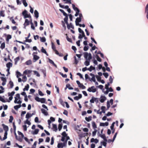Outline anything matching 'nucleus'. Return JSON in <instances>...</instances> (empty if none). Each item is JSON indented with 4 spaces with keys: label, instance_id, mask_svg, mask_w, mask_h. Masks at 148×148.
<instances>
[{
    "label": "nucleus",
    "instance_id": "nucleus-1",
    "mask_svg": "<svg viewBox=\"0 0 148 148\" xmlns=\"http://www.w3.org/2000/svg\"><path fill=\"white\" fill-rule=\"evenodd\" d=\"M27 11L26 10H24L22 12V14L23 16V18L25 19L26 18H29L30 19L32 18V17L30 14H27Z\"/></svg>",
    "mask_w": 148,
    "mask_h": 148
},
{
    "label": "nucleus",
    "instance_id": "nucleus-2",
    "mask_svg": "<svg viewBox=\"0 0 148 148\" xmlns=\"http://www.w3.org/2000/svg\"><path fill=\"white\" fill-rule=\"evenodd\" d=\"M96 90L97 89L95 88L94 86H92L90 87H89L87 89V91L89 92H92L93 93L95 92Z\"/></svg>",
    "mask_w": 148,
    "mask_h": 148
},
{
    "label": "nucleus",
    "instance_id": "nucleus-3",
    "mask_svg": "<svg viewBox=\"0 0 148 148\" xmlns=\"http://www.w3.org/2000/svg\"><path fill=\"white\" fill-rule=\"evenodd\" d=\"M68 16H65V17L64 18V21L65 23L67 25V27L68 29H69L70 28V25L68 23Z\"/></svg>",
    "mask_w": 148,
    "mask_h": 148
},
{
    "label": "nucleus",
    "instance_id": "nucleus-4",
    "mask_svg": "<svg viewBox=\"0 0 148 148\" xmlns=\"http://www.w3.org/2000/svg\"><path fill=\"white\" fill-rule=\"evenodd\" d=\"M90 76L92 77L90 79L89 81L90 82H92V81L94 82H95L96 79L95 78V75L92 73H90Z\"/></svg>",
    "mask_w": 148,
    "mask_h": 148
},
{
    "label": "nucleus",
    "instance_id": "nucleus-5",
    "mask_svg": "<svg viewBox=\"0 0 148 148\" xmlns=\"http://www.w3.org/2000/svg\"><path fill=\"white\" fill-rule=\"evenodd\" d=\"M84 130V132H86V133H82V134H80L79 135V136L81 138L84 137L87 135L88 134H87V132H88V130Z\"/></svg>",
    "mask_w": 148,
    "mask_h": 148
},
{
    "label": "nucleus",
    "instance_id": "nucleus-6",
    "mask_svg": "<svg viewBox=\"0 0 148 148\" xmlns=\"http://www.w3.org/2000/svg\"><path fill=\"white\" fill-rule=\"evenodd\" d=\"M106 99V98L105 96L101 95L100 97L99 101L101 103H103Z\"/></svg>",
    "mask_w": 148,
    "mask_h": 148
},
{
    "label": "nucleus",
    "instance_id": "nucleus-7",
    "mask_svg": "<svg viewBox=\"0 0 148 148\" xmlns=\"http://www.w3.org/2000/svg\"><path fill=\"white\" fill-rule=\"evenodd\" d=\"M32 55L33 56V61L34 62H36L40 58V57L39 56L36 55H34L33 54H32Z\"/></svg>",
    "mask_w": 148,
    "mask_h": 148
},
{
    "label": "nucleus",
    "instance_id": "nucleus-8",
    "mask_svg": "<svg viewBox=\"0 0 148 148\" xmlns=\"http://www.w3.org/2000/svg\"><path fill=\"white\" fill-rule=\"evenodd\" d=\"M59 4L60 7L62 8L68 9L69 8V6L68 5L64 6V5H61L60 3H59Z\"/></svg>",
    "mask_w": 148,
    "mask_h": 148
},
{
    "label": "nucleus",
    "instance_id": "nucleus-9",
    "mask_svg": "<svg viewBox=\"0 0 148 148\" xmlns=\"http://www.w3.org/2000/svg\"><path fill=\"white\" fill-rule=\"evenodd\" d=\"M42 112L45 116H47L48 115V112L46 110L42 108L41 109Z\"/></svg>",
    "mask_w": 148,
    "mask_h": 148
},
{
    "label": "nucleus",
    "instance_id": "nucleus-10",
    "mask_svg": "<svg viewBox=\"0 0 148 148\" xmlns=\"http://www.w3.org/2000/svg\"><path fill=\"white\" fill-rule=\"evenodd\" d=\"M48 60H49V62L50 63L52 64L56 68H57V65L54 63V62L52 60H51V59L49 58Z\"/></svg>",
    "mask_w": 148,
    "mask_h": 148
},
{
    "label": "nucleus",
    "instance_id": "nucleus-11",
    "mask_svg": "<svg viewBox=\"0 0 148 148\" xmlns=\"http://www.w3.org/2000/svg\"><path fill=\"white\" fill-rule=\"evenodd\" d=\"M109 123L108 122H106L105 123H100V126H108V125Z\"/></svg>",
    "mask_w": 148,
    "mask_h": 148
},
{
    "label": "nucleus",
    "instance_id": "nucleus-12",
    "mask_svg": "<svg viewBox=\"0 0 148 148\" xmlns=\"http://www.w3.org/2000/svg\"><path fill=\"white\" fill-rule=\"evenodd\" d=\"M64 143H60L58 144V148H63L64 146Z\"/></svg>",
    "mask_w": 148,
    "mask_h": 148
},
{
    "label": "nucleus",
    "instance_id": "nucleus-13",
    "mask_svg": "<svg viewBox=\"0 0 148 148\" xmlns=\"http://www.w3.org/2000/svg\"><path fill=\"white\" fill-rule=\"evenodd\" d=\"M34 16L36 18L39 17V13L36 10H35L34 11Z\"/></svg>",
    "mask_w": 148,
    "mask_h": 148
},
{
    "label": "nucleus",
    "instance_id": "nucleus-14",
    "mask_svg": "<svg viewBox=\"0 0 148 148\" xmlns=\"http://www.w3.org/2000/svg\"><path fill=\"white\" fill-rule=\"evenodd\" d=\"M95 66H93L92 65L90 66L89 68H88V70L91 72L92 70H95Z\"/></svg>",
    "mask_w": 148,
    "mask_h": 148
},
{
    "label": "nucleus",
    "instance_id": "nucleus-15",
    "mask_svg": "<svg viewBox=\"0 0 148 148\" xmlns=\"http://www.w3.org/2000/svg\"><path fill=\"white\" fill-rule=\"evenodd\" d=\"M59 10L63 13V15L64 16H68L69 15L67 13H66L64 10L61 9H59Z\"/></svg>",
    "mask_w": 148,
    "mask_h": 148
},
{
    "label": "nucleus",
    "instance_id": "nucleus-16",
    "mask_svg": "<svg viewBox=\"0 0 148 148\" xmlns=\"http://www.w3.org/2000/svg\"><path fill=\"white\" fill-rule=\"evenodd\" d=\"M40 102L42 103H47V102H46V99L45 98H40Z\"/></svg>",
    "mask_w": 148,
    "mask_h": 148
},
{
    "label": "nucleus",
    "instance_id": "nucleus-17",
    "mask_svg": "<svg viewBox=\"0 0 148 148\" xmlns=\"http://www.w3.org/2000/svg\"><path fill=\"white\" fill-rule=\"evenodd\" d=\"M84 56V58L86 60H88V52H84L83 53Z\"/></svg>",
    "mask_w": 148,
    "mask_h": 148
},
{
    "label": "nucleus",
    "instance_id": "nucleus-18",
    "mask_svg": "<svg viewBox=\"0 0 148 148\" xmlns=\"http://www.w3.org/2000/svg\"><path fill=\"white\" fill-rule=\"evenodd\" d=\"M12 63L9 62L6 64V66L7 68H9L10 69V68L12 66Z\"/></svg>",
    "mask_w": 148,
    "mask_h": 148
},
{
    "label": "nucleus",
    "instance_id": "nucleus-19",
    "mask_svg": "<svg viewBox=\"0 0 148 148\" xmlns=\"http://www.w3.org/2000/svg\"><path fill=\"white\" fill-rule=\"evenodd\" d=\"M90 141L91 142H94L95 143H97L98 142L99 140L96 138L95 139L94 138H92L91 139Z\"/></svg>",
    "mask_w": 148,
    "mask_h": 148
},
{
    "label": "nucleus",
    "instance_id": "nucleus-20",
    "mask_svg": "<svg viewBox=\"0 0 148 148\" xmlns=\"http://www.w3.org/2000/svg\"><path fill=\"white\" fill-rule=\"evenodd\" d=\"M86 60L84 62V64L86 66H88L90 64V60Z\"/></svg>",
    "mask_w": 148,
    "mask_h": 148
},
{
    "label": "nucleus",
    "instance_id": "nucleus-21",
    "mask_svg": "<svg viewBox=\"0 0 148 148\" xmlns=\"http://www.w3.org/2000/svg\"><path fill=\"white\" fill-rule=\"evenodd\" d=\"M9 84L10 85L9 88H12L14 86L13 82L12 81H10L9 82Z\"/></svg>",
    "mask_w": 148,
    "mask_h": 148
},
{
    "label": "nucleus",
    "instance_id": "nucleus-22",
    "mask_svg": "<svg viewBox=\"0 0 148 148\" xmlns=\"http://www.w3.org/2000/svg\"><path fill=\"white\" fill-rule=\"evenodd\" d=\"M72 7L73 9L75 11H77L79 10V9L77 7H75V4H72Z\"/></svg>",
    "mask_w": 148,
    "mask_h": 148
},
{
    "label": "nucleus",
    "instance_id": "nucleus-23",
    "mask_svg": "<svg viewBox=\"0 0 148 148\" xmlns=\"http://www.w3.org/2000/svg\"><path fill=\"white\" fill-rule=\"evenodd\" d=\"M92 117L91 116H89L88 117H86L85 118V119L87 122H89L92 120Z\"/></svg>",
    "mask_w": 148,
    "mask_h": 148
},
{
    "label": "nucleus",
    "instance_id": "nucleus-24",
    "mask_svg": "<svg viewBox=\"0 0 148 148\" xmlns=\"http://www.w3.org/2000/svg\"><path fill=\"white\" fill-rule=\"evenodd\" d=\"M29 88V85L28 84H27L25 87L23 89V91H25L26 90L27 91L28 90Z\"/></svg>",
    "mask_w": 148,
    "mask_h": 148
},
{
    "label": "nucleus",
    "instance_id": "nucleus-25",
    "mask_svg": "<svg viewBox=\"0 0 148 148\" xmlns=\"http://www.w3.org/2000/svg\"><path fill=\"white\" fill-rule=\"evenodd\" d=\"M106 107L105 106H102L101 107V109L102 110V112H103V113L104 114L106 112Z\"/></svg>",
    "mask_w": 148,
    "mask_h": 148
},
{
    "label": "nucleus",
    "instance_id": "nucleus-26",
    "mask_svg": "<svg viewBox=\"0 0 148 148\" xmlns=\"http://www.w3.org/2000/svg\"><path fill=\"white\" fill-rule=\"evenodd\" d=\"M20 58L19 56L17 57L14 59V64L16 65L17 64Z\"/></svg>",
    "mask_w": 148,
    "mask_h": 148
},
{
    "label": "nucleus",
    "instance_id": "nucleus-27",
    "mask_svg": "<svg viewBox=\"0 0 148 148\" xmlns=\"http://www.w3.org/2000/svg\"><path fill=\"white\" fill-rule=\"evenodd\" d=\"M32 64V61L30 59L27 61L25 62V64L27 65H29Z\"/></svg>",
    "mask_w": 148,
    "mask_h": 148
},
{
    "label": "nucleus",
    "instance_id": "nucleus-28",
    "mask_svg": "<svg viewBox=\"0 0 148 148\" xmlns=\"http://www.w3.org/2000/svg\"><path fill=\"white\" fill-rule=\"evenodd\" d=\"M40 70L43 74L44 77H45L46 76V70L43 69H41Z\"/></svg>",
    "mask_w": 148,
    "mask_h": 148
},
{
    "label": "nucleus",
    "instance_id": "nucleus-29",
    "mask_svg": "<svg viewBox=\"0 0 148 148\" xmlns=\"http://www.w3.org/2000/svg\"><path fill=\"white\" fill-rule=\"evenodd\" d=\"M21 106V104H19L18 105H17L14 106V109L16 110H18V109L20 108Z\"/></svg>",
    "mask_w": 148,
    "mask_h": 148
},
{
    "label": "nucleus",
    "instance_id": "nucleus-30",
    "mask_svg": "<svg viewBox=\"0 0 148 148\" xmlns=\"http://www.w3.org/2000/svg\"><path fill=\"white\" fill-rule=\"evenodd\" d=\"M92 125L94 130H96L95 129L97 128V127L94 121H92Z\"/></svg>",
    "mask_w": 148,
    "mask_h": 148
},
{
    "label": "nucleus",
    "instance_id": "nucleus-31",
    "mask_svg": "<svg viewBox=\"0 0 148 148\" xmlns=\"http://www.w3.org/2000/svg\"><path fill=\"white\" fill-rule=\"evenodd\" d=\"M3 35L4 36H7V37H6V38L10 40L12 38V36L10 34H8L7 35L6 34H4Z\"/></svg>",
    "mask_w": 148,
    "mask_h": 148
},
{
    "label": "nucleus",
    "instance_id": "nucleus-32",
    "mask_svg": "<svg viewBox=\"0 0 148 148\" xmlns=\"http://www.w3.org/2000/svg\"><path fill=\"white\" fill-rule=\"evenodd\" d=\"M5 131L4 133V136L3 138V140H4L6 139L7 138V131L8 130H5Z\"/></svg>",
    "mask_w": 148,
    "mask_h": 148
},
{
    "label": "nucleus",
    "instance_id": "nucleus-33",
    "mask_svg": "<svg viewBox=\"0 0 148 148\" xmlns=\"http://www.w3.org/2000/svg\"><path fill=\"white\" fill-rule=\"evenodd\" d=\"M29 21L27 19H25V22L24 24L25 25H29Z\"/></svg>",
    "mask_w": 148,
    "mask_h": 148
},
{
    "label": "nucleus",
    "instance_id": "nucleus-34",
    "mask_svg": "<svg viewBox=\"0 0 148 148\" xmlns=\"http://www.w3.org/2000/svg\"><path fill=\"white\" fill-rule=\"evenodd\" d=\"M53 127L51 130H58L56 124H52Z\"/></svg>",
    "mask_w": 148,
    "mask_h": 148
},
{
    "label": "nucleus",
    "instance_id": "nucleus-35",
    "mask_svg": "<svg viewBox=\"0 0 148 148\" xmlns=\"http://www.w3.org/2000/svg\"><path fill=\"white\" fill-rule=\"evenodd\" d=\"M16 77L17 78H18L19 76L22 75V74L21 73L18 71H16Z\"/></svg>",
    "mask_w": 148,
    "mask_h": 148
},
{
    "label": "nucleus",
    "instance_id": "nucleus-36",
    "mask_svg": "<svg viewBox=\"0 0 148 148\" xmlns=\"http://www.w3.org/2000/svg\"><path fill=\"white\" fill-rule=\"evenodd\" d=\"M31 117H32V116L31 114L29 112H27L25 118L27 119H28Z\"/></svg>",
    "mask_w": 148,
    "mask_h": 148
},
{
    "label": "nucleus",
    "instance_id": "nucleus-37",
    "mask_svg": "<svg viewBox=\"0 0 148 148\" xmlns=\"http://www.w3.org/2000/svg\"><path fill=\"white\" fill-rule=\"evenodd\" d=\"M15 92L14 91H12L11 92H9L8 93V96H12L14 94Z\"/></svg>",
    "mask_w": 148,
    "mask_h": 148
},
{
    "label": "nucleus",
    "instance_id": "nucleus-38",
    "mask_svg": "<svg viewBox=\"0 0 148 148\" xmlns=\"http://www.w3.org/2000/svg\"><path fill=\"white\" fill-rule=\"evenodd\" d=\"M40 41L42 42H45L46 41V38L45 37H40Z\"/></svg>",
    "mask_w": 148,
    "mask_h": 148
},
{
    "label": "nucleus",
    "instance_id": "nucleus-39",
    "mask_svg": "<svg viewBox=\"0 0 148 148\" xmlns=\"http://www.w3.org/2000/svg\"><path fill=\"white\" fill-rule=\"evenodd\" d=\"M3 97H4V96H3L2 97L0 96V101L2 102L3 103H5L6 102V101L4 99Z\"/></svg>",
    "mask_w": 148,
    "mask_h": 148
},
{
    "label": "nucleus",
    "instance_id": "nucleus-40",
    "mask_svg": "<svg viewBox=\"0 0 148 148\" xmlns=\"http://www.w3.org/2000/svg\"><path fill=\"white\" fill-rule=\"evenodd\" d=\"M62 127V123H59L58 126V130H61Z\"/></svg>",
    "mask_w": 148,
    "mask_h": 148
},
{
    "label": "nucleus",
    "instance_id": "nucleus-41",
    "mask_svg": "<svg viewBox=\"0 0 148 148\" xmlns=\"http://www.w3.org/2000/svg\"><path fill=\"white\" fill-rule=\"evenodd\" d=\"M5 42H4L2 43H1V47H0V48L2 49H3L4 48H5Z\"/></svg>",
    "mask_w": 148,
    "mask_h": 148
},
{
    "label": "nucleus",
    "instance_id": "nucleus-42",
    "mask_svg": "<svg viewBox=\"0 0 148 148\" xmlns=\"http://www.w3.org/2000/svg\"><path fill=\"white\" fill-rule=\"evenodd\" d=\"M103 86L101 85H100L99 86H97V87H98L100 89L102 90L103 92V91L104 90V89L103 88Z\"/></svg>",
    "mask_w": 148,
    "mask_h": 148
},
{
    "label": "nucleus",
    "instance_id": "nucleus-43",
    "mask_svg": "<svg viewBox=\"0 0 148 148\" xmlns=\"http://www.w3.org/2000/svg\"><path fill=\"white\" fill-rule=\"evenodd\" d=\"M33 71L34 72V75H36L37 77H38L40 76V74L37 71Z\"/></svg>",
    "mask_w": 148,
    "mask_h": 148
},
{
    "label": "nucleus",
    "instance_id": "nucleus-44",
    "mask_svg": "<svg viewBox=\"0 0 148 148\" xmlns=\"http://www.w3.org/2000/svg\"><path fill=\"white\" fill-rule=\"evenodd\" d=\"M110 103H109V101H108L107 102V109H106V110H108L109 108H110Z\"/></svg>",
    "mask_w": 148,
    "mask_h": 148
},
{
    "label": "nucleus",
    "instance_id": "nucleus-45",
    "mask_svg": "<svg viewBox=\"0 0 148 148\" xmlns=\"http://www.w3.org/2000/svg\"><path fill=\"white\" fill-rule=\"evenodd\" d=\"M66 39L68 41H69V42L72 43V41L71 39V38H69L68 36H67V34H66Z\"/></svg>",
    "mask_w": 148,
    "mask_h": 148
},
{
    "label": "nucleus",
    "instance_id": "nucleus-46",
    "mask_svg": "<svg viewBox=\"0 0 148 148\" xmlns=\"http://www.w3.org/2000/svg\"><path fill=\"white\" fill-rule=\"evenodd\" d=\"M4 11L3 10H1L0 11V16H2L4 17L5 16V14H4Z\"/></svg>",
    "mask_w": 148,
    "mask_h": 148
},
{
    "label": "nucleus",
    "instance_id": "nucleus-47",
    "mask_svg": "<svg viewBox=\"0 0 148 148\" xmlns=\"http://www.w3.org/2000/svg\"><path fill=\"white\" fill-rule=\"evenodd\" d=\"M2 126L3 130H8V126L5 125L4 124H3Z\"/></svg>",
    "mask_w": 148,
    "mask_h": 148
},
{
    "label": "nucleus",
    "instance_id": "nucleus-48",
    "mask_svg": "<svg viewBox=\"0 0 148 148\" xmlns=\"http://www.w3.org/2000/svg\"><path fill=\"white\" fill-rule=\"evenodd\" d=\"M95 98V97H94L93 96H92V97L90 101V102L91 103H94Z\"/></svg>",
    "mask_w": 148,
    "mask_h": 148
},
{
    "label": "nucleus",
    "instance_id": "nucleus-49",
    "mask_svg": "<svg viewBox=\"0 0 148 148\" xmlns=\"http://www.w3.org/2000/svg\"><path fill=\"white\" fill-rule=\"evenodd\" d=\"M39 130H34V131H32L31 133L33 135L37 134Z\"/></svg>",
    "mask_w": 148,
    "mask_h": 148
},
{
    "label": "nucleus",
    "instance_id": "nucleus-50",
    "mask_svg": "<svg viewBox=\"0 0 148 148\" xmlns=\"http://www.w3.org/2000/svg\"><path fill=\"white\" fill-rule=\"evenodd\" d=\"M59 73L64 78H66L67 77V75L66 74H63L61 72H59Z\"/></svg>",
    "mask_w": 148,
    "mask_h": 148
},
{
    "label": "nucleus",
    "instance_id": "nucleus-51",
    "mask_svg": "<svg viewBox=\"0 0 148 148\" xmlns=\"http://www.w3.org/2000/svg\"><path fill=\"white\" fill-rule=\"evenodd\" d=\"M51 47H52V49L54 51L55 50H56V47L55 46V45H54V43L53 42H51Z\"/></svg>",
    "mask_w": 148,
    "mask_h": 148
},
{
    "label": "nucleus",
    "instance_id": "nucleus-52",
    "mask_svg": "<svg viewBox=\"0 0 148 148\" xmlns=\"http://www.w3.org/2000/svg\"><path fill=\"white\" fill-rule=\"evenodd\" d=\"M21 1L25 7H26L27 6L28 4L26 0Z\"/></svg>",
    "mask_w": 148,
    "mask_h": 148
},
{
    "label": "nucleus",
    "instance_id": "nucleus-53",
    "mask_svg": "<svg viewBox=\"0 0 148 148\" xmlns=\"http://www.w3.org/2000/svg\"><path fill=\"white\" fill-rule=\"evenodd\" d=\"M74 63L76 64H77L79 62V61L78 60L75 56H74Z\"/></svg>",
    "mask_w": 148,
    "mask_h": 148
},
{
    "label": "nucleus",
    "instance_id": "nucleus-54",
    "mask_svg": "<svg viewBox=\"0 0 148 148\" xmlns=\"http://www.w3.org/2000/svg\"><path fill=\"white\" fill-rule=\"evenodd\" d=\"M95 77L97 79L98 81L100 82L101 79V77L99 76V75H95Z\"/></svg>",
    "mask_w": 148,
    "mask_h": 148
},
{
    "label": "nucleus",
    "instance_id": "nucleus-55",
    "mask_svg": "<svg viewBox=\"0 0 148 148\" xmlns=\"http://www.w3.org/2000/svg\"><path fill=\"white\" fill-rule=\"evenodd\" d=\"M77 75L79 76L82 79H84L83 76L80 73H77Z\"/></svg>",
    "mask_w": 148,
    "mask_h": 148
},
{
    "label": "nucleus",
    "instance_id": "nucleus-56",
    "mask_svg": "<svg viewBox=\"0 0 148 148\" xmlns=\"http://www.w3.org/2000/svg\"><path fill=\"white\" fill-rule=\"evenodd\" d=\"M103 74L106 78H107L109 76L108 73L107 72L104 73H103Z\"/></svg>",
    "mask_w": 148,
    "mask_h": 148
},
{
    "label": "nucleus",
    "instance_id": "nucleus-57",
    "mask_svg": "<svg viewBox=\"0 0 148 148\" xmlns=\"http://www.w3.org/2000/svg\"><path fill=\"white\" fill-rule=\"evenodd\" d=\"M80 88H82V89H85L86 88V87L83 85L82 84H81L78 86Z\"/></svg>",
    "mask_w": 148,
    "mask_h": 148
},
{
    "label": "nucleus",
    "instance_id": "nucleus-58",
    "mask_svg": "<svg viewBox=\"0 0 148 148\" xmlns=\"http://www.w3.org/2000/svg\"><path fill=\"white\" fill-rule=\"evenodd\" d=\"M13 119V117L12 116H10V119H9V122L10 123H12Z\"/></svg>",
    "mask_w": 148,
    "mask_h": 148
},
{
    "label": "nucleus",
    "instance_id": "nucleus-59",
    "mask_svg": "<svg viewBox=\"0 0 148 148\" xmlns=\"http://www.w3.org/2000/svg\"><path fill=\"white\" fill-rule=\"evenodd\" d=\"M110 85V83L108 82L107 84H106L105 85V88L106 90L108 89L109 88V86Z\"/></svg>",
    "mask_w": 148,
    "mask_h": 148
},
{
    "label": "nucleus",
    "instance_id": "nucleus-60",
    "mask_svg": "<svg viewBox=\"0 0 148 148\" xmlns=\"http://www.w3.org/2000/svg\"><path fill=\"white\" fill-rule=\"evenodd\" d=\"M114 78V77H113V78H112V76H110L109 78V81H110V82H109L110 83V84L112 83L113 82V80Z\"/></svg>",
    "mask_w": 148,
    "mask_h": 148
},
{
    "label": "nucleus",
    "instance_id": "nucleus-61",
    "mask_svg": "<svg viewBox=\"0 0 148 148\" xmlns=\"http://www.w3.org/2000/svg\"><path fill=\"white\" fill-rule=\"evenodd\" d=\"M41 51L43 53H46V50L44 49L43 47H42L41 49Z\"/></svg>",
    "mask_w": 148,
    "mask_h": 148
},
{
    "label": "nucleus",
    "instance_id": "nucleus-62",
    "mask_svg": "<svg viewBox=\"0 0 148 148\" xmlns=\"http://www.w3.org/2000/svg\"><path fill=\"white\" fill-rule=\"evenodd\" d=\"M89 49V47L88 46H84V47L83 50L85 51H87Z\"/></svg>",
    "mask_w": 148,
    "mask_h": 148
},
{
    "label": "nucleus",
    "instance_id": "nucleus-63",
    "mask_svg": "<svg viewBox=\"0 0 148 148\" xmlns=\"http://www.w3.org/2000/svg\"><path fill=\"white\" fill-rule=\"evenodd\" d=\"M35 100L38 102H40V98H39L38 97L36 96L35 97Z\"/></svg>",
    "mask_w": 148,
    "mask_h": 148
},
{
    "label": "nucleus",
    "instance_id": "nucleus-64",
    "mask_svg": "<svg viewBox=\"0 0 148 148\" xmlns=\"http://www.w3.org/2000/svg\"><path fill=\"white\" fill-rule=\"evenodd\" d=\"M23 79L22 81L23 82H25L27 80V77L25 75L23 77Z\"/></svg>",
    "mask_w": 148,
    "mask_h": 148
}]
</instances>
